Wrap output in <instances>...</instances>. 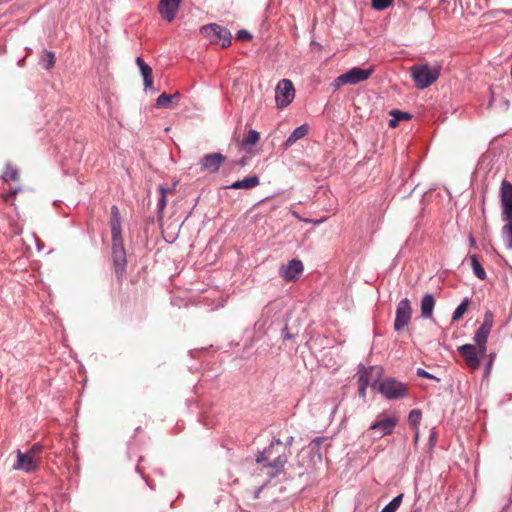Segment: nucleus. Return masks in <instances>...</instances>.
Returning <instances> with one entry per match:
<instances>
[{
  "mask_svg": "<svg viewBox=\"0 0 512 512\" xmlns=\"http://www.w3.org/2000/svg\"><path fill=\"white\" fill-rule=\"evenodd\" d=\"M112 260L117 281L121 284L126 277V251L121 233V218L116 206L111 208Z\"/></svg>",
  "mask_w": 512,
  "mask_h": 512,
  "instance_id": "obj_1",
  "label": "nucleus"
},
{
  "mask_svg": "<svg viewBox=\"0 0 512 512\" xmlns=\"http://www.w3.org/2000/svg\"><path fill=\"white\" fill-rule=\"evenodd\" d=\"M287 460L286 447L280 440L272 442L256 459L257 463H264L263 469H267L266 474L271 478L283 471Z\"/></svg>",
  "mask_w": 512,
  "mask_h": 512,
  "instance_id": "obj_2",
  "label": "nucleus"
},
{
  "mask_svg": "<svg viewBox=\"0 0 512 512\" xmlns=\"http://www.w3.org/2000/svg\"><path fill=\"white\" fill-rule=\"evenodd\" d=\"M441 67L429 64H416L410 68L411 77L416 88L425 89L432 85L440 76Z\"/></svg>",
  "mask_w": 512,
  "mask_h": 512,
  "instance_id": "obj_3",
  "label": "nucleus"
},
{
  "mask_svg": "<svg viewBox=\"0 0 512 512\" xmlns=\"http://www.w3.org/2000/svg\"><path fill=\"white\" fill-rule=\"evenodd\" d=\"M374 72L373 68L362 69L354 67L344 74H341L332 82V86L337 89L343 85H356L367 80Z\"/></svg>",
  "mask_w": 512,
  "mask_h": 512,
  "instance_id": "obj_4",
  "label": "nucleus"
},
{
  "mask_svg": "<svg viewBox=\"0 0 512 512\" xmlns=\"http://www.w3.org/2000/svg\"><path fill=\"white\" fill-rule=\"evenodd\" d=\"M201 33L209 39L210 43L220 44L222 48H227L231 44L230 31L218 24L213 23L203 26Z\"/></svg>",
  "mask_w": 512,
  "mask_h": 512,
  "instance_id": "obj_5",
  "label": "nucleus"
},
{
  "mask_svg": "<svg viewBox=\"0 0 512 512\" xmlns=\"http://www.w3.org/2000/svg\"><path fill=\"white\" fill-rule=\"evenodd\" d=\"M399 422V416L396 414H381L370 425L369 430L378 434V437H384L393 433Z\"/></svg>",
  "mask_w": 512,
  "mask_h": 512,
  "instance_id": "obj_6",
  "label": "nucleus"
},
{
  "mask_svg": "<svg viewBox=\"0 0 512 512\" xmlns=\"http://www.w3.org/2000/svg\"><path fill=\"white\" fill-rule=\"evenodd\" d=\"M379 390L387 399H399L406 396L407 385L395 379L387 378L380 383Z\"/></svg>",
  "mask_w": 512,
  "mask_h": 512,
  "instance_id": "obj_7",
  "label": "nucleus"
},
{
  "mask_svg": "<svg viewBox=\"0 0 512 512\" xmlns=\"http://www.w3.org/2000/svg\"><path fill=\"white\" fill-rule=\"evenodd\" d=\"M275 99L279 108L288 106L295 97V89L291 80L282 79L278 82L275 90Z\"/></svg>",
  "mask_w": 512,
  "mask_h": 512,
  "instance_id": "obj_8",
  "label": "nucleus"
},
{
  "mask_svg": "<svg viewBox=\"0 0 512 512\" xmlns=\"http://www.w3.org/2000/svg\"><path fill=\"white\" fill-rule=\"evenodd\" d=\"M225 161L226 157L221 153L206 154L199 161L200 171L209 174L216 173Z\"/></svg>",
  "mask_w": 512,
  "mask_h": 512,
  "instance_id": "obj_9",
  "label": "nucleus"
},
{
  "mask_svg": "<svg viewBox=\"0 0 512 512\" xmlns=\"http://www.w3.org/2000/svg\"><path fill=\"white\" fill-rule=\"evenodd\" d=\"M412 317V307L409 299H402L396 308V318L394 321V329L401 331L408 325Z\"/></svg>",
  "mask_w": 512,
  "mask_h": 512,
  "instance_id": "obj_10",
  "label": "nucleus"
},
{
  "mask_svg": "<svg viewBox=\"0 0 512 512\" xmlns=\"http://www.w3.org/2000/svg\"><path fill=\"white\" fill-rule=\"evenodd\" d=\"M41 457H33L27 452L17 450V461L13 465L14 470H21L26 473H31L39 468Z\"/></svg>",
  "mask_w": 512,
  "mask_h": 512,
  "instance_id": "obj_11",
  "label": "nucleus"
},
{
  "mask_svg": "<svg viewBox=\"0 0 512 512\" xmlns=\"http://www.w3.org/2000/svg\"><path fill=\"white\" fill-rule=\"evenodd\" d=\"M501 204L503 207L502 215L503 220L509 221L512 219V184L503 180L501 183Z\"/></svg>",
  "mask_w": 512,
  "mask_h": 512,
  "instance_id": "obj_12",
  "label": "nucleus"
},
{
  "mask_svg": "<svg viewBox=\"0 0 512 512\" xmlns=\"http://www.w3.org/2000/svg\"><path fill=\"white\" fill-rule=\"evenodd\" d=\"M304 270L303 264L299 259H292L287 265L279 269V275L287 282H293L299 279Z\"/></svg>",
  "mask_w": 512,
  "mask_h": 512,
  "instance_id": "obj_13",
  "label": "nucleus"
},
{
  "mask_svg": "<svg viewBox=\"0 0 512 512\" xmlns=\"http://www.w3.org/2000/svg\"><path fill=\"white\" fill-rule=\"evenodd\" d=\"M459 354L464 359L466 365L471 370H477L480 366V361L476 351V347L471 344H465L458 348Z\"/></svg>",
  "mask_w": 512,
  "mask_h": 512,
  "instance_id": "obj_14",
  "label": "nucleus"
},
{
  "mask_svg": "<svg viewBox=\"0 0 512 512\" xmlns=\"http://www.w3.org/2000/svg\"><path fill=\"white\" fill-rule=\"evenodd\" d=\"M182 0H160L159 12L164 19L171 22L178 11Z\"/></svg>",
  "mask_w": 512,
  "mask_h": 512,
  "instance_id": "obj_15",
  "label": "nucleus"
},
{
  "mask_svg": "<svg viewBox=\"0 0 512 512\" xmlns=\"http://www.w3.org/2000/svg\"><path fill=\"white\" fill-rule=\"evenodd\" d=\"M309 132V126L307 124H303L297 127L287 138V140L283 143L284 150L289 149L292 145H294L298 140L304 138Z\"/></svg>",
  "mask_w": 512,
  "mask_h": 512,
  "instance_id": "obj_16",
  "label": "nucleus"
},
{
  "mask_svg": "<svg viewBox=\"0 0 512 512\" xmlns=\"http://www.w3.org/2000/svg\"><path fill=\"white\" fill-rule=\"evenodd\" d=\"M136 64L140 69L141 75L144 80V86L146 89H151L153 87V76H152V68L146 64L141 57L136 59Z\"/></svg>",
  "mask_w": 512,
  "mask_h": 512,
  "instance_id": "obj_17",
  "label": "nucleus"
},
{
  "mask_svg": "<svg viewBox=\"0 0 512 512\" xmlns=\"http://www.w3.org/2000/svg\"><path fill=\"white\" fill-rule=\"evenodd\" d=\"M421 316L425 319H432L435 307V299L432 294H426L421 300Z\"/></svg>",
  "mask_w": 512,
  "mask_h": 512,
  "instance_id": "obj_18",
  "label": "nucleus"
},
{
  "mask_svg": "<svg viewBox=\"0 0 512 512\" xmlns=\"http://www.w3.org/2000/svg\"><path fill=\"white\" fill-rule=\"evenodd\" d=\"M260 184V179L257 175L249 176L243 180H238L227 186L228 189H252Z\"/></svg>",
  "mask_w": 512,
  "mask_h": 512,
  "instance_id": "obj_19",
  "label": "nucleus"
},
{
  "mask_svg": "<svg viewBox=\"0 0 512 512\" xmlns=\"http://www.w3.org/2000/svg\"><path fill=\"white\" fill-rule=\"evenodd\" d=\"M2 178L7 183L18 182L20 180V171L17 167L9 163L4 169Z\"/></svg>",
  "mask_w": 512,
  "mask_h": 512,
  "instance_id": "obj_20",
  "label": "nucleus"
},
{
  "mask_svg": "<svg viewBox=\"0 0 512 512\" xmlns=\"http://www.w3.org/2000/svg\"><path fill=\"white\" fill-rule=\"evenodd\" d=\"M489 334H490L489 332L483 330L480 327L478 328V330L475 333L474 340H475L477 346L479 347V351L482 355H484L486 352V342H487V338H488Z\"/></svg>",
  "mask_w": 512,
  "mask_h": 512,
  "instance_id": "obj_21",
  "label": "nucleus"
},
{
  "mask_svg": "<svg viewBox=\"0 0 512 512\" xmlns=\"http://www.w3.org/2000/svg\"><path fill=\"white\" fill-rule=\"evenodd\" d=\"M179 98V93H175L174 95H169L166 93H162L158 98L156 105L159 108H168L173 99Z\"/></svg>",
  "mask_w": 512,
  "mask_h": 512,
  "instance_id": "obj_22",
  "label": "nucleus"
},
{
  "mask_svg": "<svg viewBox=\"0 0 512 512\" xmlns=\"http://www.w3.org/2000/svg\"><path fill=\"white\" fill-rule=\"evenodd\" d=\"M469 304H470V301L468 298H465L461 303L460 305L456 308V310L454 311L453 315H452V321L453 322H456V321H459L463 315L467 312L468 310V307H469Z\"/></svg>",
  "mask_w": 512,
  "mask_h": 512,
  "instance_id": "obj_23",
  "label": "nucleus"
},
{
  "mask_svg": "<svg viewBox=\"0 0 512 512\" xmlns=\"http://www.w3.org/2000/svg\"><path fill=\"white\" fill-rule=\"evenodd\" d=\"M391 115L393 116V118L389 121V126L391 128H395L402 120L410 119V115L408 113L399 110H392Z\"/></svg>",
  "mask_w": 512,
  "mask_h": 512,
  "instance_id": "obj_24",
  "label": "nucleus"
},
{
  "mask_svg": "<svg viewBox=\"0 0 512 512\" xmlns=\"http://www.w3.org/2000/svg\"><path fill=\"white\" fill-rule=\"evenodd\" d=\"M40 64L47 70L51 69L55 64V54L53 52L44 51Z\"/></svg>",
  "mask_w": 512,
  "mask_h": 512,
  "instance_id": "obj_25",
  "label": "nucleus"
},
{
  "mask_svg": "<svg viewBox=\"0 0 512 512\" xmlns=\"http://www.w3.org/2000/svg\"><path fill=\"white\" fill-rule=\"evenodd\" d=\"M472 269L474 271V274L481 280L485 279L486 273L483 269L482 265L478 261L477 257L475 255H472L470 257Z\"/></svg>",
  "mask_w": 512,
  "mask_h": 512,
  "instance_id": "obj_26",
  "label": "nucleus"
},
{
  "mask_svg": "<svg viewBox=\"0 0 512 512\" xmlns=\"http://www.w3.org/2000/svg\"><path fill=\"white\" fill-rule=\"evenodd\" d=\"M260 139V134L256 130H249L243 138L242 144L244 146H251L256 144Z\"/></svg>",
  "mask_w": 512,
  "mask_h": 512,
  "instance_id": "obj_27",
  "label": "nucleus"
},
{
  "mask_svg": "<svg viewBox=\"0 0 512 512\" xmlns=\"http://www.w3.org/2000/svg\"><path fill=\"white\" fill-rule=\"evenodd\" d=\"M403 499V494L396 496L389 504H387L381 512H396L400 507Z\"/></svg>",
  "mask_w": 512,
  "mask_h": 512,
  "instance_id": "obj_28",
  "label": "nucleus"
},
{
  "mask_svg": "<svg viewBox=\"0 0 512 512\" xmlns=\"http://www.w3.org/2000/svg\"><path fill=\"white\" fill-rule=\"evenodd\" d=\"M421 418L422 413L420 410L417 409L412 410L408 415V421L414 428H418Z\"/></svg>",
  "mask_w": 512,
  "mask_h": 512,
  "instance_id": "obj_29",
  "label": "nucleus"
},
{
  "mask_svg": "<svg viewBox=\"0 0 512 512\" xmlns=\"http://www.w3.org/2000/svg\"><path fill=\"white\" fill-rule=\"evenodd\" d=\"M22 191V189L20 187L18 188H12L10 189L9 191L5 192V193H2L1 197L3 199L4 202L6 203H9L10 205H13V200L15 198V196L20 192Z\"/></svg>",
  "mask_w": 512,
  "mask_h": 512,
  "instance_id": "obj_30",
  "label": "nucleus"
},
{
  "mask_svg": "<svg viewBox=\"0 0 512 512\" xmlns=\"http://www.w3.org/2000/svg\"><path fill=\"white\" fill-rule=\"evenodd\" d=\"M393 0H372L371 6L374 10L382 11L391 6Z\"/></svg>",
  "mask_w": 512,
  "mask_h": 512,
  "instance_id": "obj_31",
  "label": "nucleus"
},
{
  "mask_svg": "<svg viewBox=\"0 0 512 512\" xmlns=\"http://www.w3.org/2000/svg\"><path fill=\"white\" fill-rule=\"evenodd\" d=\"M503 234L506 241V245L509 249H512V222L506 224L503 227Z\"/></svg>",
  "mask_w": 512,
  "mask_h": 512,
  "instance_id": "obj_32",
  "label": "nucleus"
},
{
  "mask_svg": "<svg viewBox=\"0 0 512 512\" xmlns=\"http://www.w3.org/2000/svg\"><path fill=\"white\" fill-rule=\"evenodd\" d=\"M159 190L161 192V197L158 202V207L160 210H163L166 206V193L169 192V190L165 189L163 186H160Z\"/></svg>",
  "mask_w": 512,
  "mask_h": 512,
  "instance_id": "obj_33",
  "label": "nucleus"
},
{
  "mask_svg": "<svg viewBox=\"0 0 512 512\" xmlns=\"http://www.w3.org/2000/svg\"><path fill=\"white\" fill-rule=\"evenodd\" d=\"M43 447L40 444H34L27 453L32 455L33 457H40V454L42 453Z\"/></svg>",
  "mask_w": 512,
  "mask_h": 512,
  "instance_id": "obj_34",
  "label": "nucleus"
},
{
  "mask_svg": "<svg viewBox=\"0 0 512 512\" xmlns=\"http://www.w3.org/2000/svg\"><path fill=\"white\" fill-rule=\"evenodd\" d=\"M237 40L248 41L252 38V35L247 30H240L236 36Z\"/></svg>",
  "mask_w": 512,
  "mask_h": 512,
  "instance_id": "obj_35",
  "label": "nucleus"
},
{
  "mask_svg": "<svg viewBox=\"0 0 512 512\" xmlns=\"http://www.w3.org/2000/svg\"><path fill=\"white\" fill-rule=\"evenodd\" d=\"M494 315L491 311H486L483 317V323L486 325L493 326Z\"/></svg>",
  "mask_w": 512,
  "mask_h": 512,
  "instance_id": "obj_36",
  "label": "nucleus"
},
{
  "mask_svg": "<svg viewBox=\"0 0 512 512\" xmlns=\"http://www.w3.org/2000/svg\"><path fill=\"white\" fill-rule=\"evenodd\" d=\"M417 375L419 377H424V378H428V379H436L433 375H431L430 373H428L427 371H425L421 368L417 370Z\"/></svg>",
  "mask_w": 512,
  "mask_h": 512,
  "instance_id": "obj_37",
  "label": "nucleus"
},
{
  "mask_svg": "<svg viewBox=\"0 0 512 512\" xmlns=\"http://www.w3.org/2000/svg\"><path fill=\"white\" fill-rule=\"evenodd\" d=\"M366 388H367V383H362V384L359 385V394H360V396H362V397L365 396Z\"/></svg>",
  "mask_w": 512,
  "mask_h": 512,
  "instance_id": "obj_38",
  "label": "nucleus"
},
{
  "mask_svg": "<svg viewBox=\"0 0 512 512\" xmlns=\"http://www.w3.org/2000/svg\"><path fill=\"white\" fill-rule=\"evenodd\" d=\"M324 441L323 437H317L312 441V445H315L316 447H319L320 444Z\"/></svg>",
  "mask_w": 512,
  "mask_h": 512,
  "instance_id": "obj_39",
  "label": "nucleus"
},
{
  "mask_svg": "<svg viewBox=\"0 0 512 512\" xmlns=\"http://www.w3.org/2000/svg\"><path fill=\"white\" fill-rule=\"evenodd\" d=\"M362 383H367L368 384V380H367V377H366V374L365 373H362L359 377V385L362 384Z\"/></svg>",
  "mask_w": 512,
  "mask_h": 512,
  "instance_id": "obj_40",
  "label": "nucleus"
},
{
  "mask_svg": "<svg viewBox=\"0 0 512 512\" xmlns=\"http://www.w3.org/2000/svg\"><path fill=\"white\" fill-rule=\"evenodd\" d=\"M480 328H482L483 330L487 331L490 333L491 329H492V326L490 325H486L484 323L481 324Z\"/></svg>",
  "mask_w": 512,
  "mask_h": 512,
  "instance_id": "obj_41",
  "label": "nucleus"
},
{
  "mask_svg": "<svg viewBox=\"0 0 512 512\" xmlns=\"http://www.w3.org/2000/svg\"><path fill=\"white\" fill-rule=\"evenodd\" d=\"M240 165H242V166H244V165H245L244 160H241V161H240Z\"/></svg>",
  "mask_w": 512,
  "mask_h": 512,
  "instance_id": "obj_42",
  "label": "nucleus"
}]
</instances>
